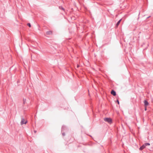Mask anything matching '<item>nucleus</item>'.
<instances>
[{"instance_id": "1", "label": "nucleus", "mask_w": 153, "mask_h": 153, "mask_svg": "<svg viewBox=\"0 0 153 153\" xmlns=\"http://www.w3.org/2000/svg\"><path fill=\"white\" fill-rule=\"evenodd\" d=\"M68 130V129L66 126H63L62 127V132H67Z\"/></svg>"}, {"instance_id": "2", "label": "nucleus", "mask_w": 153, "mask_h": 153, "mask_svg": "<svg viewBox=\"0 0 153 153\" xmlns=\"http://www.w3.org/2000/svg\"><path fill=\"white\" fill-rule=\"evenodd\" d=\"M104 120L109 123H111L112 122V120L110 118H105L104 119Z\"/></svg>"}, {"instance_id": "3", "label": "nucleus", "mask_w": 153, "mask_h": 153, "mask_svg": "<svg viewBox=\"0 0 153 153\" xmlns=\"http://www.w3.org/2000/svg\"><path fill=\"white\" fill-rule=\"evenodd\" d=\"M27 122V121L25 122V119L24 118H22V120L21 122V125H23L24 124H26Z\"/></svg>"}, {"instance_id": "4", "label": "nucleus", "mask_w": 153, "mask_h": 153, "mask_svg": "<svg viewBox=\"0 0 153 153\" xmlns=\"http://www.w3.org/2000/svg\"><path fill=\"white\" fill-rule=\"evenodd\" d=\"M111 94L113 95L114 96H115L116 95V91L114 90H112L111 92Z\"/></svg>"}, {"instance_id": "5", "label": "nucleus", "mask_w": 153, "mask_h": 153, "mask_svg": "<svg viewBox=\"0 0 153 153\" xmlns=\"http://www.w3.org/2000/svg\"><path fill=\"white\" fill-rule=\"evenodd\" d=\"M52 31L51 30L48 31L46 32V34L47 35H50L52 34Z\"/></svg>"}, {"instance_id": "6", "label": "nucleus", "mask_w": 153, "mask_h": 153, "mask_svg": "<svg viewBox=\"0 0 153 153\" xmlns=\"http://www.w3.org/2000/svg\"><path fill=\"white\" fill-rule=\"evenodd\" d=\"M146 147L144 144L142 145L139 148V150H142L144 149Z\"/></svg>"}, {"instance_id": "7", "label": "nucleus", "mask_w": 153, "mask_h": 153, "mask_svg": "<svg viewBox=\"0 0 153 153\" xmlns=\"http://www.w3.org/2000/svg\"><path fill=\"white\" fill-rule=\"evenodd\" d=\"M144 104L145 106L146 107L149 105V103L147 100H145L144 101Z\"/></svg>"}, {"instance_id": "8", "label": "nucleus", "mask_w": 153, "mask_h": 153, "mask_svg": "<svg viewBox=\"0 0 153 153\" xmlns=\"http://www.w3.org/2000/svg\"><path fill=\"white\" fill-rule=\"evenodd\" d=\"M122 20V19H120L117 22V23L116 24V27H118V26L119 25V24H120L121 21Z\"/></svg>"}, {"instance_id": "9", "label": "nucleus", "mask_w": 153, "mask_h": 153, "mask_svg": "<svg viewBox=\"0 0 153 153\" xmlns=\"http://www.w3.org/2000/svg\"><path fill=\"white\" fill-rule=\"evenodd\" d=\"M144 144L146 146H149L150 145L149 143H145Z\"/></svg>"}, {"instance_id": "10", "label": "nucleus", "mask_w": 153, "mask_h": 153, "mask_svg": "<svg viewBox=\"0 0 153 153\" xmlns=\"http://www.w3.org/2000/svg\"><path fill=\"white\" fill-rule=\"evenodd\" d=\"M59 8L60 9H61L63 10H65V9L62 6H59Z\"/></svg>"}, {"instance_id": "11", "label": "nucleus", "mask_w": 153, "mask_h": 153, "mask_svg": "<svg viewBox=\"0 0 153 153\" xmlns=\"http://www.w3.org/2000/svg\"><path fill=\"white\" fill-rule=\"evenodd\" d=\"M23 103L24 104H25V102H26V99H23Z\"/></svg>"}, {"instance_id": "12", "label": "nucleus", "mask_w": 153, "mask_h": 153, "mask_svg": "<svg viewBox=\"0 0 153 153\" xmlns=\"http://www.w3.org/2000/svg\"><path fill=\"white\" fill-rule=\"evenodd\" d=\"M27 25H28V26L29 27H31V24L30 23H28L27 24Z\"/></svg>"}, {"instance_id": "13", "label": "nucleus", "mask_w": 153, "mask_h": 153, "mask_svg": "<svg viewBox=\"0 0 153 153\" xmlns=\"http://www.w3.org/2000/svg\"><path fill=\"white\" fill-rule=\"evenodd\" d=\"M62 132V135H63V136H65V132H64V131H63V132Z\"/></svg>"}, {"instance_id": "14", "label": "nucleus", "mask_w": 153, "mask_h": 153, "mask_svg": "<svg viewBox=\"0 0 153 153\" xmlns=\"http://www.w3.org/2000/svg\"><path fill=\"white\" fill-rule=\"evenodd\" d=\"M116 102H117V103L118 104H120V102H119V100H117L116 101Z\"/></svg>"}, {"instance_id": "15", "label": "nucleus", "mask_w": 153, "mask_h": 153, "mask_svg": "<svg viewBox=\"0 0 153 153\" xmlns=\"http://www.w3.org/2000/svg\"><path fill=\"white\" fill-rule=\"evenodd\" d=\"M150 17H151V16H149L147 18H146V19H148V18H150Z\"/></svg>"}, {"instance_id": "16", "label": "nucleus", "mask_w": 153, "mask_h": 153, "mask_svg": "<svg viewBox=\"0 0 153 153\" xmlns=\"http://www.w3.org/2000/svg\"><path fill=\"white\" fill-rule=\"evenodd\" d=\"M146 110H147L146 108V107H145V111H146Z\"/></svg>"}, {"instance_id": "17", "label": "nucleus", "mask_w": 153, "mask_h": 153, "mask_svg": "<svg viewBox=\"0 0 153 153\" xmlns=\"http://www.w3.org/2000/svg\"><path fill=\"white\" fill-rule=\"evenodd\" d=\"M34 131L35 133H36V130H34Z\"/></svg>"}, {"instance_id": "18", "label": "nucleus", "mask_w": 153, "mask_h": 153, "mask_svg": "<svg viewBox=\"0 0 153 153\" xmlns=\"http://www.w3.org/2000/svg\"><path fill=\"white\" fill-rule=\"evenodd\" d=\"M77 67L78 68L79 67V65H78L77 66Z\"/></svg>"}]
</instances>
